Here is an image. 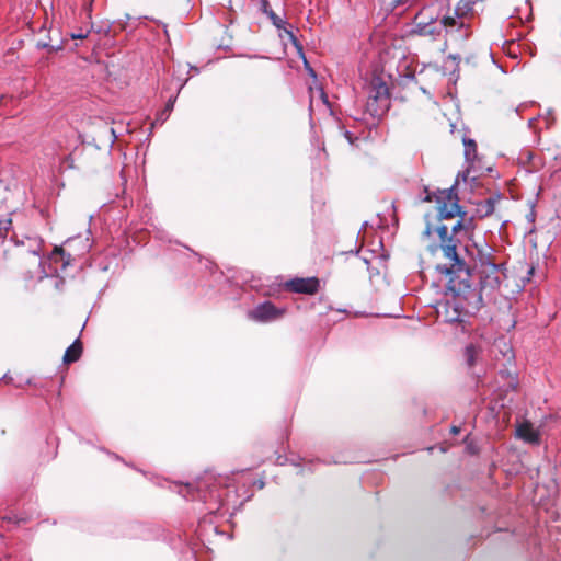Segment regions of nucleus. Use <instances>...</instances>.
<instances>
[{
	"label": "nucleus",
	"instance_id": "1",
	"mask_svg": "<svg viewBox=\"0 0 561 561\" xmlns=\"http://www.w3.org/2000/svg\"><path fill=\"white\" fill-rule=\"evenodd\" d=\"M439 243L430 245L434 254L442 250L445 264H437L436 270L447 278V290L451 294L437 307V314L444 322L458 323L461 330H467L469 318L482 307V293L471 285V273L466 262L457 253V241L448 236L445 226L436 229Z\"/></svg>",
	"mask_w": 561,
	"mask_h": 561
},
{
	"label": "nucleus",
	"instance_id": "2",
	"mask_svg": "<svg viewBox=\"0 0 561 561\" xmlns=\"http://www.w3.org/2000/svg\"><path fill=\"white\" fill-rule=\"evenodd\" d=\"M414 32L421 36L436 38L445 32L450 41L461 42L469 37L468 23L454 16L438 19L434 16L431 8L421 10L414 18Z\"/></svg>",
	"mask_w": 561,
	"mask_h": 561
},
{
	"label": "nucleus",
	"instance_id": "3",
	"mask_svg": "<svg viewBox=\"0 0 561 561\" xmlns=\"http://www.w3.org/2000/svg\"><path fill=\"white\" fill-rule=\"evenodd\" d=\"M425 197L423 198L424 202H432L435 201L437 204V210L440 218H453L455 216L461 215V207L458 204V196L455 192L454 187L445 188V190H437L434 193H431L427 188H425ZM465 213L462 214V216ZM436 228H433L430 221H426V227L423 231V237H431L433 233L438 234ZM446 228H448L446 225H444ZM472 226V219L470 218L467 222H465V219L457 221L450 229H447L448 236H453V238L457 241V244L459 243V240L455 238V234L458 233L460 230H469ZM439 238V236H437Z\"/></svg>",
	"mask_w": 561,
	"mask_h": 561
},
{
	"label": "nucleus",
	"instance_id": "4",
	"mask_svg": "<svg viewBox=\"0 0 561 561\" xmlns=\"http://www.w3.org/2000/svg\"><path fill=\"white\" fill-rule=\"evenodd\" d=\"M91 248L92 242L88 237L82 238L81 236H77L67 239L65 248H56L54 254L60 255L64 264L68 265L71 261L88 253Z\"/></svg>",
	"mask_w": 561,
	"mask_h": 561
},
{
	"label": "nucleus",
	"instance_id": "5",
	"mask_svg": "<svg viewBox=\"0 0 561 561\" xmlns=\"http://www.w3.org/2000/svg\"><path fill=\"white\" fill-rule=\"evenodd\" d=\"M479 274L481 291L492 293L500 287L503 275L500 264L491 262L488 257L480 259Z\"/></svg>",
	"mask_w": 561,
	"mask_h": 561
},
{
	"label": "nucleus",
	"instance_id": "6",
	"mask_svg": "<svg viewBox=\"0 0 561 561\" xmlns=\"http://www.w3.org/2000/svg\"><path fill=\"white\" fill-rule=\"evenodd\" d=\"M389 106V91L383 82L374 83L368 92L367 110L371 115H381Z\"/></svg>",
	"mask_w": 561,
	"mask_h": 561
},
{
	"label": "nucleus",
	"instance_id": "7",
	"mask_svg": "<svg viewBox=\"0 0 561 561\" xmlns=\"http://www.w3.org/2000/svg\"><path fill=\"white\" fill-rule=\"evenodd\" d=\"M283 313L284 310L278 309L271 301H265L250 310L248 317L256 322H271L280 318Z\"/></svg>",
	"mask_w": 561,
	"mask_h": 561
},
{
	"label": "nucleus",
	"instance_id": "8",
	"mask_svg": "<svg viewBox=\"0 0 561 561\" xmlns=\"http://www.w3.org/2000/svg\"><path fill=\"white\" fill-rule=\"evenodd\" d=\"M463 146H465V159L467 162V168L459 172L457 175V182L459 179L462 181H467L472 172H476V162H477V145L474 140L472 139H463Z\"/></svg>",
	"mask_w": 561,
	"mask_h": 561
},
{
	"label": "nucleus",
	"instance_id": "9",
	"mask_svg": "<svg viewBox=\"0 0 561 561\" xmlns=\"http://www.w3.org/2000/svg\"><path fill=\"white\" fill-rule=\"evenodd\" d=\"M286 288L294 293L313 295L319 290V279L317 277L294 278L285 284Z\"/></svg>",
	"mask_w": 561,
	"mask_h": 561
},
{
	"label": "nucleus",
	"instance_id": "10",
	"mask_svg": "<svg viewBox=\"0 0 561 561\" xmlns=\"http://www.w3.org/2000/svg\"><path fill=\"white\" fill-rule=\"evenodd\" d=\"M516 436L526 443L539 444V432L527 421L517 426Z\"/></svg>",
	"mask_w": 561,
	"mask_h": 561
},
{
	"label": "nucleus",
	"instance_id": "11",
	"mask_svg": "<svg viewBox=\"0 0 561 561\" xmlns=\"http://www.w3.org/2000/svg\"><path fill=\"white\" fill-rule=\"evenodd\" d=\"M81 353H82V344L81 342L79 341V339H77L65 352V355H64V363L66 364H70V363H73V362H77L80 356H81Z\"/></svg>",
	"mask_w": 561,
	"mask_h": 561
},
{
	"label": "nucleus",
	"instance_id": "12",
	"mask_svg": "<svg viewBox=\"0 0 561 561\" xmlns=\"http://www.w3.org/2000/svg\"><path fill=\"white\" fill-rule=\"evenodd\" d=\"M497 198L489 197L477 205V215L481 218L488 217L494 213Z\"/></svg>",
	"mask_w": 561,
	"mask_h": 561
},
{
	"label": "nucleus",
	"instance_id": "13",
	"mask_svg": "<svg viewBox=\"0 0 561 561\" xmlns=\"http://www.w3.org/2000/svg\"><path fill=\"white\" fill-rule=\"evenodd\" d=\"M480 347L474 344H469L465 348V357L469 367H472L477 363V358L480 354Z\"/></svg>",
	"mask_w": 561,
	"mask_h": 561
},
{
	"label": "nucleus",
	"instance_id": "14",
	"mask_svg": "<svg viewBox=\"0 0 561 561\" xmlns=\"http://www.w3.org/2000/svg\"><path fill=\"white\" fill-rule=\"evenodd\" d=\"M12 227V220L10 218H4L0 220V238L5 239L9 230Z\"/></svg>",
	"mask_w": 561,
	"mask_h": 561
},
{
	"label": "nucleus",
	"instance_id": "15",
	"mask_svg": "<svg viewBox=\"0 0 561 561\" xmlns=\"http://www.w3.org/2000/svg\"><path fill=\"white\" fill-rule=\"evenodd\" d=\"M383 5L390 7L391 9H394L399 5L407 4L411 0H380Z\"/></svg>",
	"mask_w": 561,
	"mask_h": 561
},
{
	"label": "nucleus",
	"instance_id": "16",
	"mask_svg": "<svg viewBox=\"0 0 561 561\" xmlns=\"http://www.w3.org/2000/svg\"><path fill=\"white\" fill-rule=\"evenodd\" d=\"M271 21L274 26H276L278 30L284 28L285 21L278 16L274 11H271Z\"/></svg>",
	"mask_w": 561,
	"mask_h": 561
},
{
	"label": "nucleus",
	"instance_id": "17",
	"mask_svg": "<svg viewBox=\"0 0 561 561\" xmlns=\"http://www.w3.org/2000/svg\"><path fill=\"white\" fill-rule=\"evenodd\" d=\"M37 47L38 48H49L50 50H58L60 47H53V46H49L48 43L46 42H37Z\"/></svg>",
	"mask_w": 561,
	"mask_h": 561
},
{
	"label": "nucleus",
	"instance_id": "18",
	"mask_svg": "<svg viewBox=\"0 0 561 561\" xmlns=\"http://www.w3.org/2000/svg\"><path fill=\"white\" fill-rule=\"evenodd\" d=\"M316 92L319 94V98L322 100L324 104H328L327 94L324 93L322 88H318Z\"/></svg>",
	"mask_w": 561,
	"mask_h": 561
},
{
	"label": "nucleus",
	"instance_id": "19",
	"mask_svg": "<svg viewBox=\"0 0 561 561\" xmlns=\"http://www.w3.org/2000/svg\"><path fill=\"white\" fill-rule=\"evenodd\" d=\"M170 112H164V110L160 113V115L157 117V121H159L161 124L164 122L165 118H168Z\"/></svg>",
	"mask_w": 561,
	"mask_h": 561
},
{
	"label": "nucleus",
	"instance_id": "20",
	"mask_svg": "<svg viewBox=\"0 0 561 561\" xmlns=\"http://www.w3.org/2000/svg\"><path fill=\"white\" fill-rule=\"evenodd\" d=\"M174 101H175V99H170L169 100V102H168V104H167V106L164 108V112H171L172 111Z\"/></svg>",
	"mask_w": 561,
	"mask_h": 561
},
{
	"label": "nucleus",
	"instance_id": "21",
	"mask_svg": "<svg viewBox=\"0 0 561 561\" xmlns=\"http://www.w3.org/2000/svg\"><path fill=\"white\" fill-rule=\"evenodd\" d=\"M262 8H263L264 13H266V12L268 11V9H270V8H268V3H267L266 1H264V2L262 3Z\"/></svg>",
	"mask_w": 561,
	"mask_h": 561
},
{
	"label": "nucleus",
	"instance_id": "22",
	"mask_svg": "<svg viewBox=\"0 0 561 561\" xmlns=\"http://www.w3.org/2000/svg\"><path fill=\"white\" fill-rule=\"evenodd\" d=\"M85 35L83 34H72V38H84Z\"/></svg>",
	"mask_w": 561,
	"mask_h": 561
},
{
	"label": "nucleus",
	"instance_id": "23",
	"mask_svg": "<svg viewBox=\"0 0 561 561\" xmlns=\"http://www.w3.org/2000/svg\"><path fill=\"white\" fill-rule=\"evenodd\" d=\"M451 433H453V434H458V433H459V427H457V426H453V427H451Z\"/></svg>",
	"mask_w": 561,
	"mask_h": 561
},
{
	"label": "nucleus",
	"instance_id": "24",
	"mask_svg": "<svg viewBox=\"0 0 561 561\" xmlns=\"http://www.w3.org/2000/svg\"><path fill=\"white\" fill-rule=\"evenodd\" d=\"M310 92H311V100H310V102L312 103V102H313V99H314V92H313V89H312V88H310Z\"/></svg>",
	"mask_w": 561,
	"mask_h": 561
},
{
	"label": "nucleus",
	"instance_id": "25",
	"mask_svg": "<svg viewBox=\"0 0 561 561\" xmlns=\"http://www.w3.org/2000/svg\"><path fill=\"white\" fill-rule=\"evenodd\" d=\"M308 71H309V73H310L311 76H313V77L316 76L314 70H313L312 68L308 67Z\"/></svg>",
	"mask_w": 561,
	"mask_h": 561
},
{
	"label": "nucleus",
	"instance_id": "26",
	"mask_svg": "<svg viewBox=\"0 0 561 561\" xmlns=\"http://www.w3.org/2000/svg\"><path fill=\"white\" fill-rule=\"evenodd\" d=\"M345 136H346V138L348 139V141H350V142H352V138H351V134H350V131H346Z\"/></svg>",
	"mask_w": 561,
	"mask_h": 561
},
{
	"label": "nucleus",
	"instance_id": "27",
	"mask_svg": "<svg viewBox=\"0 0 561 561\" xmlns=\"http://www.w3.org/2000/svg\"><path fill=\"white\" fill-rule=\"evenodd\" d=\"M285 31H286V33H287V34H288L293 39H295L294 34H293L290 31H287V30H285Z\"/></svg>",
	"mask_w": 561,
	"mask_h": 561
},
{
	"label": "nucleus",
	"instance_id": "28",
	"mask_svg": "<svg viewBox=\"0 0 561 561\" xmlns=\"http://www.w3.org/2000/svg\"><path fill=\"white\" fill-rule=\"evenodd\" d=\"M183 490H185V491L188 493V491H190V485H188V484H187V485H185V486L183 488Z\"/></svg>",
	"mask_w": 561,
	"mask_h": 561
},
{
	"label": "nucleus",
	"instance_id": "29",
	"mask_svg": "<svg viewBox=\"0 0 561 561\" xmlns=\"http://www.w3.org/2000/svg\"><path fill=\"white\" fill-rule=\"evenodd\" d=\"M271 11H273V10L268 9V11L266 12V14L268 15L270 19H271Z\"/></svg>",
	"mask_w": 561,
	"mask_h": 561
}]
</instances>
